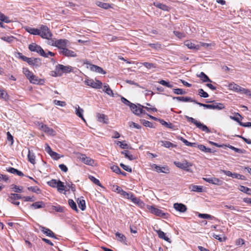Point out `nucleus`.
Listing matches in <instances>:
<instances>
[{"instance_id": "1", "label": "nucleus", "mask_w": 251, "mask_h": 251, "mask_svg": "<svg viewBox=\"0 0 251 251\" xmlns=\"http://www.w3.org/2000/svg\"><path fill=\"white\" fill-rule=\"evenodd\" d=\"M72 70L73 68L71 66L58 64L55 67L54 73L56 76H61L63 73H70Z\"/></svg>"}, {"instance_id": "2", "label": "nucleus", "mask_w": 251, "mask_h": 251, "mask_svg": "<svg viewBox=\"0 0 251 251\" xmlns=\"http://www.w3.org/2000/svg\"><path fill=\"white\" fill-rule=\"evenodd\" d=\"M185 118L189 122L193 123L196 126L201 129L203 131L205 132L206 133H210V130L208 128V127L205 125L201 123L200 122L197 121L194 118L192 117H189L188 116H185Z\"/></svg>"}, {"instance_id": "3", "label": "nucleus", "mask_w": 251, "mask_h": 251, "mask_svg": "<svg viewBox=\"0 0 251 251\" xmlns=\"http://www.w3.org/2000/svg\"><path fill=\"white\" fill-rule=\"evenodd\" d=\"M39 35L43 39H50L51 38L52 34L49 27L45 25H41L39 29Z\"/></svg>"}, {"instance_id": "4", "label": "nucleus", "mask_w": 251, "mask_h": 251, "mask_svg": "<svg viewBox=\"0 0 251 251\" xmlns=\"http://www.w3.org/2000/svg\"><path fill=\"white\" fill-rule=\"evenodd\" d=\"M28 49L31 51L38 53L41 56L45 57H48L47 54L46 53L44 50L41 46L36 43H32L31 44H30L28 46Z\"/></svg>"}, {"instance_id": "5", "label": "nucleus", "mask_w": 251, "mask_h": 251, "mask_svg": "<svg viewBox=\"0 0 251 251\" xmlns=\"http://www.w3.org/2000/svg\"><path fill=\"white\" fill-rule=\"evenodd\" d=\"M39 129L44 131L48 135L54 136L56 135V131L51 128L49 127L46 125L41 123L39 124Z\"/></svg>"}, {"instance_id": "6", "label": "nucleus", "mask_w": 251, "mask_h": 251, "mask_svg": "<svg viewBox=\"0 0 251 251\" xmlns=\"http://www.w3.org/2000/svg\"><path fill=\"white\" fill-rule=\"evenodd\" d=\"M84 83L86 85L95 89H100L102 86L101 82L98 80H96L95 81L92 79L88 78L84 81Z\"/></svg>"}, {"instance_id": "7", "label": "nucleus", "mask_w": 251, "mask_h": 251, "mask_svg": "<svg viewBox=\"0 0 251 251\" xmlns=\"http://www.w3.org/2000/svg\"><path fill=\"white\" fill-rule=\"evenodd\" d=\"M144 107L143 105H142L140 104H138V105H136L133 103L130 106V108L132 112L136 115H139L142 113H145V111L143 110Z\"/></svg>"}, {"instance_id": "8", "label": "nucleus", "mask_w": 251, "mask_h": 251, "mask_svg": "<svg viewBox=\"0 0 251 251\" xmlns=\"http://www.w3.org/2000/svg\"><path fill=\"white\" fill-rule=\"evenodd\" d=\"M174 164L175 165L183 170L186 171L187 172L189 171V167L191 166L190 163L187 162L186 160H184L182 162H174Z\"/></svg>"}, {"instance_id": "9", "label": "nucleus", "mask_w": 251, "mask_h": 251, "mask_svg": "<svg viewBox=\"0 0 251 251\" xmlns=\"http://www.w3.org/2000/svg\"><path fill=\"white\" fill-rule=\"evenodd\" d=\"M151 167L153 170L159 173H163L165 174H169L170 173V169L167 166L161 167L153 164L151 165Z\"/></svg>"}, {"instance_id": "10", "label": "nucleus", "mask_w": 251, "mask_h": 251, "mask_svg": "<svg viewBox=\"0 0 251 251\" xmlns=\"http://www.w3.org/2000/svg\"><path fill=\"white\" fill-rule=\"evenodd\" d=\"M148 209L151 211V213L156 216L166 218V214L164 213L162 210L155 208L153 206H149Z\"/></svg>"}, {"instance_id": "11", "label": "nucleus", "mask_w": 251, "mask_h": 251, "mask_svg": "<svg viewBox=\"0 0 251 251\" xmlns=\"http://www.w3.org/2000/svg\"><path fill=\"white\" fill-rule=\"evenodd\" d=\"M69 41L67 39H59L56 40V47L63 50V49H66L69 46Z\"/></svg>"}, {"instance_id": "12", "label": "nucleus", "mask_w": 251, "mask_h": 251, "mask_svg": "<svg viewBox=\"0 0 251 251\" xmlns=\"http://www.w3.org/2000/svg\"><path fill=\"white\" fill-rule=\"evenodd\" d=\"M203 179L207 182L217 185H221L223 183L222 180L216 177H203Z\"/></svg>"}, {"instance_id": "13", "label": "nucleus", "mask_w": 251, "mask_h": 251, "mask_svg": "<svg viewBox=\"0 0 251 251\" xmlns=\"http://www.w3.org/2000/svg\"><path fill=\"white\" fill-rule=\"evenodd\" d=\"M38 226H39V227L41 230L47 236L50 237L56 238V237L55 236L54 233L50 229L39 225H38Z\"/></svg>"}, {"instance_id": "14", "label": "nucleus", "mask_w": 251, "mask_h": 251, "mask_svg": "<svg viewBox=\"0 0 251 251\" xmlns=\"http://www.w3.org/2000/svg\"><path fill=\"white\" fill-rule=\"evenodd\" d=\"M79 159L81 162L86 165L91 166L97 165V163L91 158H79Z\"/></svg>"}, {"instance_id": "15", "label": "nucleus", "mask_w": 251, "mask_h": 251, "mask_svg": "<svg viewBox=\"0 0 251 251\" xmlns=\"http://www.w3.org/2000/svg\"><path fill=\"white\" fill-rule=\"evenodd\" d=\"M60 53L67 57H75L77 56V54L75 51L70 50L67 48L63 49V50H61Z\"/></svg>"}, {"instance_id": "16", "label": "nucleus", "mask_w": 251, "mask_h": 251, "mask_svg": "<svg viewBox=\"0 0 251 251\" xmlns=\"http://www.w3.org/2000/svg\"><path fill=\"white\" fill-rule=\"evenodd\" d=\"M174 208L177 211L184 213L186 211L187 208L185 205L181 203H175L174 204Z\"/></svg>"}, {"instance_id": "17", "label": "nucleus", "mask_w": 251, "mask_h": 251, "mask_svg": "<svg viewBox=\"0 0 251 251\" xmlns=\"http://www.w3.org/2000/svg\"><path fill=\"white\" fill-rule=\"evenodd\" d=\"M45 151L51 157H63V155L60 156L59 154L52 151L51 149L48 144H46Z\"/></svg>"}, {"instance_id": "18", "label": "nucleus", "mask_w": 251, "mask_h": 251, "mask_svg": "<svg viewBox=\"0 0 251 251\" xmlns=\"http://www.w3.org/2000/svg\"><path fill=\"white\" fill-rule=\"evenodd\" d=\"M89 68L90 70L93 72H95L100 74H105L106 72L103 70V69L99 66L95 65L89 64Z\"/></svg>"}, {"instance_id": "19", "label": "nucleus", "mask_w": 251, "mask_h": 251, "mask_svg": "<svg viewBox=\"0 0 251 251\" xmlns=\"http://www.w3.org/2000/svg\"><path fill=\"white\" fill-rule=\"evenodd\" d=\"M154 230L157 233L158 237L160 239H164L166 241H167L169 243L171 242L170 238L166 236L165 233L163 231H162L160 229Z\"/></svg>"}, {"instance_id": "20", "label": "nucleus", "mask_w": 251, "mask_h": 251, "mask_svg": "<svg viewBox=\"0 0 251 251\" xmlns=\"http://www.w3.org/2000/svg\"><path fill=\"white\" fill-rule=\"evenodd\" d=\"M184 45L189 49L198 50L200 49L199 45H195L190 41H186L184 43Z\"/></svg>"}, {"instance_id": "21", "label": "nucleus", "mask_w": 251, "mask_h": 251, "mask_svg": "<svg viewBox=\"0 0 251 251\" xmlns=\"http://www.w3.org/2000/svg\"><path fill=\"white\" fill-rule=\"evenodd\" d=\"M25 29L27 32L31 34L34 35H39L40 34L39 29L27 26L25 27Z\"/></svg>"}, {"instance_id": "22", "label": "nucleus", "mask_w": 251, "mask_h": 251, "mask_svg": "<svg viewBox=\"0 0 251 251\" xmlns=\"http://www.w3.org/2000/svg\"><path fill=\"white\" fill-rule=\"evenodd\" d=\"M153 5L156 7L160 8L165 11H169L170 9V7L163 3H161L160 2H154Z\"/></svg>"}, {"instance_id": "23", "label": "nucleus", "mask_w": 251, "mask_h": 251, "mask_svg": "<svg viewBox=\"0 0 251 251\" xmlns=\"http://www.w3.org/2000/svg\"><path fill=\"white\" fill-rule=\"evenodd\" d=\"M75 114L80 118L83 121H85V119L83 117V113L84 112V110L83 109L81 108L79 105H76L75 106Z\"/></svg>"}, {"instance_id": "24", "label": "nucleus", "mask_w": 251, "mask_h": 251, "mask_svg": "<svg viewBox=\"0 0 251 251\" xmlns=\"http://www.w3.org/2000/svg\"><path fill=\"white\" fill-rule=\"evenodd\" d=\"M173 99H176L177 100L184 101V102H194L195 100H194L192 99L190 97H173Z\"/></svg>"}, {"instance_id": "25", "label": "nucleus", "mask_w": 251, "mask_h": 251, "mask_svg": "<svg viewBox=\"0 0 251 251\" xmlns=\"http://www.w3.org/2000/svg\"><path fill=\"white\" fill-rule=\"evenodd\" d=\"M97 118L99 122L104 124L107 123V119L106 118V116L104 114L98 113L97 114Z\"/></svg>"}, {"instance_id": "26", "label": "nucleus", "mask_w": 251, "mask_h": 251, "mask_svg": "<svg viewBox=\"0 0 251 251\" xmlns=\"http://www.w3.org/2000/svg\"><path fill=\"white\" fill-rule=\"evenodd\" d=\"M6 170L7 172H8L10 173H12L13 174H16L17 175H18L19 176H24V174L21 171H20L18 170L17 169H15L14 168L9 167L8 169H7Z\"/></svg>"}, {"instance_id": "27", "label": "nucleus", "mask_w": 251, "mask_h": 251, "mask_svg": "<svg viewBox=\"0 0 251 251\" xmlns=\"http://www.w3.org/2000/svg\"><path fill=\"white\" fill-rule=\"evenodd\" d=\"M31 206L33 207L34 209L41 208L45 207V204L42 201H36L33 203Z\"/></svg>"}, {"instance_id": "28", "label": "nucleus", "mask_w": 251, "mask_h": 251, "mask_svg": "<svg viewBox=\"0 0 251 251\" xmlns=\"http://www.w3.org/2000/svg\"><path fill=\"white\" fill-rule=\"evenodd\" d=\"M14 195L13 193H11L8 195V197L7 199V201L8 202H10L13 204H15L16 205H19L20 204V202L16 201V199H15L14 197L13 196Z\"/></svg>"}, {"instance_id": "29", "label": "nucleus", "mask_w": 251, "mask_h": 251, "mask_svg": "<svg viewBox=\"0 0 251 251\" xmlns=\"http://www.w3.org/2000/svg\"><path fill=\"white\" fill-rule=\"evenodd\" d=\"M198 76L204 82H212V80L205 75L203 72H201Z\"/></svg>"}, {"instance_id": "30", "label": "nucleus", "mask_w": 251, "mask_h": 251, "mask_svg": "<svg viewBox=\"0 0 251 251\" xmlns=\"http://www.w3.org/2000/svg\"><path fill=\"white\" fill-rule=\"evenodd\" d=\"M238 93H240L241 94H244L247 96H248L249 97L251 98V91L249 89L244 88L241 86L239 87Z\"/></svg>"}, {"instance_id": "31", "label": "nucleus", "mask_w": 251, "mask_h": 251, "mask_svg": "<svg viewBox=\"0 0 251 251\" xmlns=\"http://www.w3.org/2000/svg\"><path fill=\"white\" fill-rule=\"evenodd\" d=\"M58 192L62 193L63 191L66 190V186L64 185V183L60 180H58L56 187Z\"/></svg>"}, {"instance_id": "32", "label": "nucleus", "mask_w": 251, "mask_h": 251, "mask_svg": "<svg viewBox=\"0 0 251 251\" xmlns=\"http://www.w3.org/2000/svg\"><path fill=\"white\" fill-rule=\"evenodd\" d=\"M161 145L167 148H172L176 147V145L173 144L170 141H161L160 142Z\"/></svg>"}, {"instance_id": "33", "label": "nucleus", "mask_w": 251, "mask_h": 251, "mask_svg": "<svg viewBox=\"0 0 251 251\" xmlns=\"http://www.w3.org/2000/svg\"><path fill=\"white\" fill-rule=\"evenodd\" d=\"M78 207L81 209V210L83 211L86 208L85 201L83 199L78 198L77 201Z\"/></svg>"}, {"instance_id": "34", "label": "nucleus", "mask_w": 251, "mask_h": 251, "mask_svg": "<svg viewBox=\"0 0 251 251\" xmlns=\"http://www.w3.org/2000/svg\"><path fill=\"white\" fill-rule=\"evenodd\" d=\"M190 189L194 192H202L203 191V187L201 186L192 185L190 186Z\"/></svg>"}, {"instance_id": "35", "label": "nucleus", "mask_w": 251, "mask_h": 251, "mask_svg": "<svg viewBox=\"0 0 251 251\" xmlns=\"http://www.w3.org/2000/svg\"><path fill=\"white\" fill-rule=\"evenodd\" d=\"M199 150L201 151H204L205 152H211V149L210 148H206L205 146L203 145H197L196 146Z\"/></svg>"}, {"instance_id": "36", "label": "nucleus", "mask_w": 251, "mask_h": 251, "mask_svg": "<svg viewBox=\"0 0 251 251\" xmlns=\"http://www.w3.org/2000/svg\"><path fill=\"white\" fill-rule=\"evenodd\" d=\"M29 81L33 84H38L40 83V79H39L37 76L33 75H31V78H29Z\"/></svg>"}, {"instance_id": "37", "label": "nucleus", "mask_w": 251, "mask_h": 251, "mask_svg": "<svg viewBox=\"0 0 251 251\" xmlns=\"http://www.w3.org/2000/svg\"><path fill=\"white\" fill-rule=\"evenodd\" d=\"M115 235L118 241L121 242H124L126 240V236L122 233L117 232L115 233Z\"/></svg>"}, {"instance_id": "38", "label": "nucleus", "mask_w": 251, "mask_h": 251, "mask_svg": "<svg viewBox=\"0 0 251 251\" xmlns=\"http://www.w3.org/2000/svg\"><path fill=\"white\" fill-rule=\"evenodd\" d=\"M179 139L187 146L196 147V146L197 145V144L196 143H190L189 141H188L187 140H186L185 139L183 138V137H180L179 138Z\"/></svg>"}, {"instance_id": "39", "label": "nucleus", "mask_w": 251, "mask_h": 251, "mask_svg": "<svg viewBox=\"0 0 251 251\" xmlns=\"http://www.w3.org/2000/svg\"><path fill=\"white\" fill-rule=\"evenodd\" d=\"M221 171L223 172L227 176H230L232 178H238V174L232 173L229 171L222 170Z\"/></svg>"}, {"instance_id": "40", "label": "nucleus", "mask_w": 251, "mask_h": 251, "mask_svg": "<svg viewBox=\"0 0 251 251\" xmlns=\"http://www.w3.org/2000/svg\"><path fill=\"white\" fill-rule=\"evenodd\" d=\"M116 144L117 146H119L122 149H128V145L126 144L125 141L121 142V141H116Z\"/></svg>"}, {"instance_id": "41", "label": "nucleus", "mask_w": 251, "mask_h": 251, "mask_svg": "<svg viewBox=\"0 0 251 251\" xmlns=\"http://www.w3.org/2000/svg\"><path fill=\"white\" fill-rule=\"evenodd\" d=\"M23 72L28 79L29 78H31V75H33V73L26 68H24L23 69Z\"/></svg>"}, {"instance_id": "42", "label": "nucleus", "mask_w": 251, "mask_h": 251, "mask_svg": "<svg viewBox=\"0 0 251 251\" xmlns=\"http://www.w3.org/2000/svg\"><path fill=\"white\" fill-rule=\"evenodd\" d=\"M97 5L103 9H107L110 8V5L109 3L98 1L97 3Z\"/></svg>"}, {"instance_id": "43", "label": "nucleus", "mask_w": 251, "mask_h": 251, "mask_svg": "<svg viewBox=\"0 0 251 251\" xmlns=\"http://www.w3.org/2000/svg\"><path fill=\"white\" fill-rule=\"evenodd\" d=\"M239 190L241 192H243L247 194L251 195V189H250L248 187L241 185L240 186Z\"/></svg>"}, {"instance_id": "44", "label": "nucleus", "mask_w": 251, "mask_h": 251, "mask_svg": "<svg viewBox=\"0 0 251 251\" xmlns=\"http://www.w3.org/2000/svg\"><path fill=\"white\" fill-rule=\"evenodd\" d=\"M228 87L230 90H233L236 92H238V89L239 88L240 86L235 83H233L229 84Z\"/></svg>"}, {"instance_id": "45", "label": "nucleus", "mask_w": 251, "mask_h": 251, "mask_svg": "<svg viewBox=\"0 0 251 251\" xmlns=\"http://www.w3.org/2000/svg\"><path fill=\"white\" fill-rule=\"evenodd\" d=\"M11 189L16 193H21L23 191V187L13 184L11 185Z\"/></svg>"}, {"instance_id": "46", "label": "nucleus", "mask_w": 251, "mask_h": 251, "mask_svg": "<svg viewBox=\"0 0 251 251\" xmlns=\"http://www.w3.org/2000/svg\"><path fill=\"white\" fill-rule=\"evenodd\" d=\"M225 108V106L223 103L214 102L213 103V109L221 110Z\"/></svg>"}, {"instance_id": "47", "label": "nucleus", "mask_w": 251, "mask_h": 251, "mask_svg": "<svg viewBox=\"0 0 251 251\" xmlns=\"http://www.w3.org/2000/svg\"><path fill=\"white\" fill-rule=\"evenodd\" d=\"M68 203H69V205H70V206L73 210H75L76 212L78 211V209L77 208V206H76V203H75V202L73 200H71V199L69 200Z\"/></svg>"}, {"instance_id": "48", "label": "nucleus", "mask_w": 251, "mask_h": 251, "mask_svg": "<svg viewBox=\"0 0 251 251\" xmlns=\"http://www.w3.org/2000/svg\"><path fill=\"white\" fill-rule=\"evenodd\" d=\"M173 91L176 95H185L186 94V92L185 91L180 88L173 89Z\"/></svg>"}, {"instance_id": "49", "label": "nucleus", "mask_w": 251, "mask_h": 251, "mask_svg": "<svg viewBox=\"0 0 251 251\" xmlns=\"http://www.w3.org/2000/svg\"><path fill=\"white\" fill-rule=\"evenodd\" d=\"M158 121H159L161 125L164 126H165L169 128H173V126L171 123H168L167 122H166V121L162 119H159Z\"/></svg>"}, {"instance_id": "50", "label": "nucleus", "mask_w": 251, "mask_h": 251, "mask_svg": "<svg viewBox=\"0 0 251 251\" xmlns=\"http://www.w3.org/2000/svg\"><path fill=\"white\" fill-rule=\"evenodd\" d=\"M198 217L200 218L212 220L214 218V217L209 214H201L199 213L198 215Z\"/></svg>"}, {"instance_id": "51", "label": "nucleus", "mask_w": 251, "mask_h": 251, "mask_svg": "<svg viewBox=\"0 0 251 251\" xmlns=\"http://www.w3.org/2000/svg\"><path fill=\"white\" fill-rule=\"evenodd\" d=\"M0 20L6 23H9L10 22V20H9V18L1 12H0Z\"/></svg>"}, {"instance_id": "52", "label": "nucleus", "mask_w": 251, "mask_h": 251, "mask_svg": "<svg viewBox=\"0 0 251 251\" xmlns=\"http://www.w3.org/2000/svg\"><path fill=\"white\" fill-rule=\"evenodd\" d=\"M142 64L144 67L149 69L156 68V65L152 63L144 62Z\"/></svg>"}, {"instance_id": "53", "label": "nucleus", "mask_w": 251, "mask_h": 251, "mask_svg": "<svg viewBox=\"0 0 251 251\" xmlns=\"http://www.w3.org/2000/svg\"><path fill=\"white\" fill-rule=\"evenodd\" d=\"M48 184L51 187L56 188L57 184L58 183V180L55 179H52L51 180L47 182Z\"/></svg>"}, {"instance_id": "54", "label": "nucleus", "mask_w": 251, "mask_h": 251, "mask_svg": "<svg viewBox=\"0 0 251 251\" xmlns=\"http://www.w3.org/2000/svg\"><path fill=\"white\" fill-rule=\"evenodd\" d=\"M158 83L163 86H165L168 88H173V85L171 84H170V82H167L164 80H161L159 81H158Z\"/></svg>"}, {"instance_id": "55", "label": "nucleus", "mask_w": 251, "mask_h": 251, "mask_svg": "<svg viewBox=\"0 0 251 251\" xmlns=\"http://www.w3.org/2000/svg\"><path fill=\"white\" fill-rule=\"evenodd\" d=\"M198 93H199V95L201 97L206 98L209 97L208 94L206 92H205L202 89H199Z\"/></svg>"}, {"instance_id": "56", "label": "nucleus", "mask_w": 251, "mask_h": 251, "mask_svg": "<svg viewBox=\"0 0 251 251\" xmlns=\"http://www.w3.org/2000/svg\"><path fill=\"white\" fill-rule=\"evenodd\" d=\"M89 178L91 180L92 182H93L96 185L101 186V183H100V181L98 179L95 178L94 176H89Z\"/></svg>"}, {"instance_id": "57", "label": "nucleus", "mask_w": 251, "mask_h": 251, "mask_svg": "<svg viewBox=\"0 0 251 251\" xmlns=\"http://www.w3.org/2000/svg\"><path fill=\"white\" fill-rule=\"evenodd\" d=\"M66 189L67 190L71 189L73 192H75V186L71 182L70 183H67Z\"/></svg>"}, {"instance_id": "58", "label": "nucleus", "mask_w": 251, "mask_h": 251, "mask_svg": "<svg viewBox=\"0 0 251 251\" xmlns=\"http://www.w3.org/2000/svg\"><path fill=\"white\" fill-rule=\"evenodd\" d=\"M0 98L7 100L8 99V95L4 90L0 89Z\"/></svg>"}, {"instance_id": "59", "label": "nucleus", "mask_w": 251, "mask_h": 251, "mask_svg": "<svg viewBox=\"0 0 251 251\" xmlns=\"http://www.w3.org/2000/svg\"><path fill=\"white\" fill-rule=\"evenodd\" d=\"M1 39L3 41H4L5 42H7L10 43H11L13 41L14 37L12 36H4V37H2L1 38Z\"/></svg>"}, {"instance_id": "60", "label": "nucleus", "mask_w": 251, "mask_h": 251, "mask_svg": "<svg viewBox=\"0 0 251 251\" xmlns=\"http://www.w3.org/2000/svg\"><path fill=\"white\" fill-rule=\"evenodd\" d=\"M226 208H228V209H231V210H234L237 212H242V210H241L240 208H239L238 207H236V206H232V205H226L224 206Z\"/></svg>"}, {"instance_id": "61", "label": "nucleus", "mask_w": 251, "mask_h": 251, "mask_svg": "<svg viewBox=\"0 0 251 251\" xmlns=\"http://www.w3.org/2000/svg\"><path fill=\"white\" fill-rule=\"evenodd\" d=\"M148 46L150 47L151 48L154 49L155 50H158L161 48V45L158 43L155 44H149Z\"/></svg>"}, {"instance_id": "62", "label": "nucleus", "mask_w": 251, "mask_h": 251, "mask_svg": "<svg viewBox=\"0 0 251 251\" xmlns=\"http://www.w3.org/2000/svg\"><path fill=\"white\" fill-rule=\"evenodd\" d=\"M121 101L123 103H124L126 105L129 106V107H130L131 105L133 104V103H131L128 100H127V99H126V98H125L123 97H121Z\"/></svg>"}, {"instance_id": "63", "label": "nucleus", "mask_w": 251, "mask_h": 251, "mask_svg": "<svg viewBox=\"0 0 251 251\" xmlns=\"http://www.w3.org/2000/svg\"><path fill=\"white\" fill-rule=\"evenodd\" d=\"M27 189L29 191H31L33 192H35L36 193H39L41 191L40 189L36 186V187L30 186V187H28Z\"/></svg>"}, {"instance_id": "64", "label": "nucleus", "mask_w": 251, "mask_h": 251, "mask_svg": "<svg viewBox=\"0 0 251 251\" xmlns=\"http://www.w3.org/2000/svg\"><path fill=\"white\" fill-rule=\"evenodd\" d=\"M111 170L113 171V172L116 173L117 174H119L121 173V171L119 167L116 165H113L111 167Z\"/></svg>"}]
</instances>
